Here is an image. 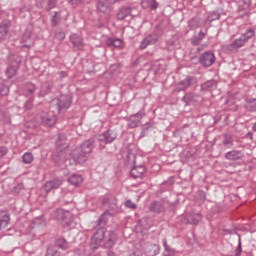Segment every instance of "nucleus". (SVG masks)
<instances>
[{
    "label": "nucleus",
    "mask_w": 256,
    "mask_h": 256,
    "mask_svg": "<svg viewBox=\"0 0 256 256\" xmlns=\"http://www.w3.org/2000/svg\"><path fill=\"white\" fill-rule=\"evenodd\" d=\"M206 35H207V32H203L202 30H200L198 33V37H200L202 40L205 39Z\"/></svg>",
    "instance_id": "nucleus-49"
},
{
    "label": "nucleus",
    "mask_w": 256,
    "mask_h": 256,
    "mask_svg": "<svg viewBox=\"0 0 256 256\" xmlns=\"http://www.w3.org/2000/svg\"><path fill=\"white\" fill-rule=\"evenodd\" d=\"M157 41H159V34L157 33L149 34L140 42V49L143 51V49H147L149 45H155Z\"/></svg>",
    "instance_id": "nucleus-9"
},
{
    "label": "nucleus",
    "mask_w": 256,
    "mask_h": 256,
    "mask_svg": "<svg viewBox=\"0 0 256 256\" xmlns=\"http://www.w3.org/2000/svg\"><path fill=\"white\" fill-rule=\"evenodd\" d=\"M182 101L186 105H197V103H199V101H201V96H199V94H195L193 92H188L183 96Z\"/></svg>",
    "instance_id": "nucleus-12"
},
{
    "label": "nucleus",
    "mask_w": 256,
    "mask_h": 256,
    "mask_svg": "<svg viewBox=\"0 0 256 256\" xmlns=\"http://www.w3.org/2000/svg\"><path fill=\"white\" fill-rule=\"evenodd\" d=\"M63 181L59 178H56L54 180L46 182V184L43 186V189L45 193H50V191H53V189H59L61 187Z\"/></svg>",
    "instance_id": "nucleus-13"
},
{
    "label": "nucleus",
    "mask_w": 256,
    "mask_h": 256,
    "mask_svg": "<svg viewBox=\"0 0 256 256\" xmlns=\"http://www.w3.org/2000/svg\"><path fill=\"white\" fill-rule=\"evenodd\" d=\"M57 5V0H49L48 1V9H53Z\"/></svg>",
    "instance_id": "nucleus-46"
},
{
    "label": "nucleus",
    "mask_w": 256,
    "mask_h": 256,
    "mask_svg": "<svg viewBox=\"0 0 256 256\" xmlns=\"http://www.w3.org/2000/svg\"><path fill=\"white\" fill-rule=\"evenodd\" d=\"M141 5L143 9H151L152 11H155L159 7L156 0H142Z\"/></svg>",
    "instance_id": "nucleus-25"
},
{
    "label": "nucleus",
    "mask_w": 256,
    "mask_h": 256,
    "mask_svg": "<svg viewBox=\"0 0 256 256\" xmlns=\"http://www.w3.org/2000/svg\"><path fill=\"white\" fill-rule=\"evenodd\" d=\"M201 41H203V39L200 36H194L191 38V44L195 46L200 45Z\"/></svg>",
    "instance_id": "nucleus-39"
},
{
    "label": "nucleus",
    "mask_w": 256,
    "mask_h": 256,
    "mask_svg": "<svg viewBox=\"0 0 256 256\" xmlns=\"http://www.w3.org/2000/svg\"><path fill=\"white\" fill-rule=\"evenodd\" d=\"M201 219H203V216L199 212H190L186 215V221L190 225H199Z\"/></svg>",
    "instance_id": "nucleus-14"
},
{
    "label": "nucleus",
    "mask_w": 256,
    "mask_h": 256,
    "mask_svg": "<svg viewBox=\"0 0 256 256\" xmlns=\"http://www.w3.org/2000/svg\"><path fill=\"white\" fill-rule=\"evenodd\" d=\"M244 107L247 111H250V113H255V111H256V99L247 100Z\"/></svg>",
    "instance_id": "nucleus-30"
},
{
    "label": "nucleus",
    "mask_w": 256,
    "mask_h": 256,
    "mask_svg": "<svg viewBox=\"0 0 256 256\" xmlns=\"http://www.w3.org/2000/svg\"><path fill=\"white\" fill-rule=\"evenodd\" d=\"M225 159L228 161H239L242 157H244L243 152L239 150H232L224 155Z\"/></svg>",
    "instance_id": "nucleus-16"
},
{
    "label": "nucleus",
    "mask_w": 256,
    "mask_h": 256,
    "mask_svg": "<svg viewBox=\"0 0 256 256\" xmlns=\"http://www.w3.org/2000/svg\"><path fill=\"white\" fill-rule=\"evenodd\" d=\"M243 2L246 5V7H249V5H251V0H243Z\"/></svg>",
    "instance_id": "nucleus-54"
},
{
    "label": "nucleus",
    "mask_w": 256,
    "mask_h": 256,
    "mask_svg": "<svg viewBox=\"0 0 256 256\" xmlns=\"http://www.w3.org/2000/svg\"><path fill=\"white\" fill-rule=\"evenodd\" d=\"M36 89L37 88L35 87V84H33V83H26L23 86V95L25 97H31V95H33V93H35Z\"/></svg>",
    "instance_id": "nucleus-24"
},
{
    "label": "nucleus",
    "mask_w": 256,
    "mask_h": 256,
    "mask_svg": "<svg viewBox=\"0 0 256 256\" xmlns=\"http://www.w3.org/2000/svg\"><path fill=\"white\" fill-rule=\"evenodd\" d=\"M197 83V79L193 76H187L184 80H181L177 85H176V91L177 93L181 91H187L189 87H193Z\"/></svg>",
    "instance_id": "nucleus-5"
},
{
    "label": "nucleus",
    "mask_w": 256,
    "mask_h": 256,
    "mask_svg": "<svg viewBox=\"0 0 256 256\" xmlns=\"http://www.w3.org/2000/svg\"><path fill=\"white\" fill-rule=\"evenodd\" d=\"M110 216H111V214H110L109 212H104V213L100 216V218H99V220H98V224H99V225H101V224L105 225V223H107L108 217H110Z\"/></svg>",
    "instance_id": "nucleus-37"
},
{
    "label": "nucleus",
    "mask_w": 256,
    "mask_h": 256,
    "mask_svg": "<svg viewBox=\"0 0 256 256\" xmlns=\"http://www.w3.org/2000/svg\"><path fill=\"white\" fill-rule=\"evenodd\" d=\"M68 181L71 183V185H74V187H77L78 185H81L83 183V177L79 174H72Z\"/></svg>",
    "instance_id": "nucleus-29"
},
{
    "label": "nucleus",
    "mask_w": 256,
    "mask_h": 256,
    "mask_svg": "<svg viewBox=\"0 0 256 256\" xmlns=\"http://www.w3.org/2000/svg\"><path fill=\"white\" fill-rule=\"evenodd\" d=\"M142 119H143V113L141 112L131 115L129 119V124H128L129 127L131 129H135V127L139 126V123H141Z\"/></svg>",
    "instance_id": "nucleus-15"
},
{
    "label": "nucleus",
    "mask_w": 256,
    "mask_h": 256,
    "mask_svg": "<svg viewBox=\"0 0 256 256\" xmlns=\"http://www.w3.org/2000/svg\"><path fill=\"white\" fill-rule=\"evenodd\" d=\"M97 9L99 13H111V5H109V1L107 0H99L97 4Z\"/></svg>",
    "instance_id": "nucleus-17"
},
{
    "label": "nucleus",
    "mask_w": 256,
    "mask_h": 256,
    "mask_svg": "<svg viewBox=\"0 0 256 256\" xmlns=\"http://www.w3.org/2000/svg\"><path fill=\"white\" fill-rule=\"evenodd\" d=\"M17 69H19V62L15 61L6 70V75H7L8 79H11V77H15V74L17 73Z\"/></svg>",
    "instance_id": "nucleus-27"
},
{
    "label": "nucleus",
    "mask_w": 256,
    "mask_h": 256,
    "mask_svg": "<svg viewBox=\"0 0 256 256\" xmlns=\"http://www.w3.org/2000/svg\"><path fill=\"white\" fill-rule=\"evenodd\" d=\"M56 246L59 247V249H69V243L64 238L56 240Z\"/></svg>",
    "instance_id": "nucleus-32"
},
{
    "label": "nucleus",
    "mask_w": 256,
    "mask_h": 256,
    "mask_svg": "<svg viewBox=\"0 0 256 256\" xmlns=\"http://www.w3.org/2000/svg\"><path fill=\"white\" fill-rule=\"evenodd\" d=\"M54 217L56 221H60V223L63 225V227H71L73 225V221L75 219V216L71 214V212L67 210H63L61 208H58L54 212Z\"/></svg>",
    "instance_id": "nucleus-2"
},
{
    "label": "nucleus",
    "mask_w": 256,
    "mask_h": 256,
    "mask_svg": "<svg viewBox=\"0 0 256 256\" xmlns=\"http://www.w3.org/2000/svg\"><path fill=\"white\" fill-rule=\"evenodd\" d=\"M161 248L157 244H149L145 248V253L147 256H157L159 255Z\"/></svg>",
    "instance_id": "nucleus-18"
},
{
    "label": "nucleus",
    "mask_w": 256,
    "mask_h": 256,
    "mask_svg": "<svg viewBox=\"0 0 256 256\" xmlns=\"http://www.w3.org/2000/svg\"><path fill=\"white\" fill-rule=\"evenodd\" d=\"M222 145L226 149H231L233 145H235V139H233V135L231 134H224L222 139Z\"/></svg>",
    "instance_id": "nucleus-21"
},
{
    "label": "nucleus",
    "mask_w": 256,
    "mask_h": 256,
    "mask_svg": "<svg viewBox=\"0 0 256 256\" xmlns=\"http://www.w3.org/2000/svg\"><path fill=\"white\" fill-rule=\"evenodd\" d=\"M149 211L152 213H163L165 211V205L162 202L154 201L150 204Z\"/></svg>",
    "instance_id": "nucleus-19"
},
{
    "label": "nucleus",
    "mask_w": 256,
    "mask_h": 256,
    "mask_svg": "<svg viewBox=\"0 0 256 256\" xmlns=\"http://www.w3.org/2000/svg\"><path fill=\"white\" fill-rule=\"evenodd\" d=\"M199 62L203 67H211L215 63V54L212 51H206L199 57Z\"/></svg>",
    "instance_id": "nucleus-8"
},
{
    "label": "nucleus",
    "mask_w": 256,
    "mask_h": 256,
    "mask_svg": "<svg viewBox=\"0 0 256 256\" xmlns=\"http://www.w3.org/2000/svg\"><path fill=\"white\" fill-rule=\"evenodd\" d=\"M117 19L119 21H123L125 19L126 21H131V19H133V8L131 7L121 8L117 14Z\"/></svg>",
    "instance_id": "nucleus-11"
},
{
    "label": "nucleus",
    "mask_w": 256,
    "mask_h": 256,
    "mask_svg": "<svg viewBox=\"0 0 256 256\" xmlns=\"http://www.w3.org/2000/svg\"><path fill=\"white\" fill-rule=\"evenodd\" d=\"M47 93H49V90H46V91H45V86H42V87H41V90H40V95H42V96H43V95H47Z\"/></svg>",
    "instance_id": "nucleus-50"
},
{
    "label": "nucleus",
    "mask_w": 256,
    "mask_h": 256,
    "mask_svg": "<svg viewBox=\"0 0 256 256\" xmlns=\"http://www.w3.org/2000/svg\"><path fill=\"white\" fill-rule=\"evenodd\" d=\"M108 256H117V255H115V253H113L112 251H109Z\"/></svg>",
    "instance_id": "nucleus-56"
},
{
    "label": "nucleus",
    "mask_w": 256,
    "mask_h": 256,
    "mask_svg": "<svg viewBox=\"0 0 256 256\" xmlns=\"http://www.w3.org/2000/svg\"><path fill=\"white\" fill-rule=\"evenodd\" d=\"M252 130L256 132V122L253 124Z\"/></svg>",
    "instance_id": "nucleus-57"
},
{
    "label": "nucleus",
    "mask_w": 256,
    "mask_h": 256,
    "mask_svg": "<svg viewBox=\"0 0 256 256\" xmlns=\"http://www.w3.org/2000/svg\"><path fill=\"white\" fill-rule=\"evenodd\" d=\"M192 23H193V20H191V21L189 22V26H190V27H191Z\"/></svg>",
    "instance_id": "nucleus-58"
},
{
    "label": "nucleus",
    "mask_w": 256,
    "mask_h": 256,
    "mask_svg": "<svg viewBox=\"0 0 256 256\" xmlns=\"http://www.w3.org/2000/svg\"><path fill=\"white\" fill-rule=\"evenodd\" d=\"M71 103V96L61 95L60 97L52 100V107H55L58 113H63V111H67V109L71 107Z\"/></svg>",
    "instance_id": "nucleus-3"
},
{
    "label": "nucleus",
    "mask_w": 256,
    "mask_h": 256,
    "mask_svg": "<svg viewBox=\"0 0 256 256\" xmlns=\"http://www.w3.org/2000/svg\"><path fill=\"white\" fill-rule=\"evenodd\" d=\"M9 21H3L0 24V41H5L7 39V33H9Z\"/></svg>",
    "instance_id": "nucleus-20"
},
{
    "label": "nucleus",
    "mask_w": 256,
    "mask_h": 256,
    "mask_svg": "<svg viewBox=\"0 0 256 256\" xmlns=\"http://www.w3.org/2000/svg\"><path fill=\"white\" fill-rule=\"evenodd\" d=\"M115 139H117V132L113 130H107L98 135V141L101 143H113Z\"/></svg>",
    "instance_id": "nucleus-10"
},
{
    "label": "nucleus",
    "mask_w": 256,
    "mask_h": 256,
    "mask_svg": "<svg viewBox=\"0 0 256 256\" xmlns=\"http://www.w3.org/2000/svg\"><path fill=\"white\" fill-rule=\"evenodd\" d=\"M64 138H65V136H63V135H60L58 137V140L56 142L58 151H63V149H67V144H61V139H64Z\"/></svg>",
    "instance_id": "nucleus-36"
},
{
    "label": "nucleus",
    "mask_w": 256,
    "mask_h": 256,
    "mask_svg": "<svg viewBox=\"0 0 256 256\" xmlns=\"http://www.w3.org/2000/svg\"><path fill=\"white\" fill-rule=\"evenodd\" d=\"M219 17H221V15L217 14V13H214V17H209V21L210 23L213 22V21H217L219 20Z\"/></svg>",
    "instance_id": "nucleus-47"
},
{
    "label": "nucleus",
    "mask_w": 256,
    "mask_h": 256,
    "mask_svg": "<svg viewBox=\"0 0 256 256\" xmlns=\"http://www.w3.org/2000/svg\"><path fill=\"white\" fill-rule=\"evenodd\" d=\"M108 45H112L113 47L121 49V47H123V40L121 39L108 40Z\"/></svg>",
    "instance_id": "nucleus-35"
},
{
    "label": "nucleus",
    "mask_w": 256,
    "mask_h": 256,
    "mask_svg": "<svg viewBox=\"0 0 256 256\" xmlns=\"http://www.w3.org/2000/svg\"><path fill=\"white\" fill-rule=\"evenodd\" d=\"M126 207H128V209H137V204L133 203V201L131 200H127L125 202Z\"/></svg>",
    "instance_id": "nucleus-41"
},
{
    "label": "nucleus",
    "mask_w": 256,
    "mask_h": 256,
    "mask_svg": "<svg viewBox=\"0 0 256 256\" xmlns=\"http://www.w3.org/2000/svg\"><path fill=\"white\" fill-rule=\"evenodd\" d=\"M9 221H11L9 214H7V212H0V231L1 229L7 228Z\"/></svg>",
    "instance_id": "nucleus-26"
},
{
    "label": "nucleus",
    "mask_w": 256,
    "mask_h": 256,
    "mask_svg": "<svg viewBox=\"0 0 256 256\" xmlns=\"http://www.w3.org/2000/svg\"><path fill=\"white\" fill-rule=\"evenodd\" d=\"M7 155V148L6 147H0V159H3Z\"/></svg>",
    "instance_id": "nucleus-45"
},
{
    "label": "nucleus",
    "mask_w": 256,
    "mask_h": 256,
    "mask_svg": "<svg viewBox=\"0 0 256 256\" xmlns=\"http://www.w3.org/2000/svg\"><path fill=\"white\" fill-rule=\"evenodd\" d=\"M51 23L52 27H56V25L59 23L56 16H52Z\"/></svg>",
    "instance_id": "nucleus-48"
},
{
    "label": "nucleus",
    "mask_w": 256,
    "mask_h": 256,
    "mask_svg": "<svg viewBox=\"0 0 256 256\" xmlns=\"http://www.w3.org/2000/svg\"><path fill=\"white\" fill-rule=\"evenodd\" d=\"M39 118L44 127H53L57 121L55 114L52 112H41Z\"/></svg>",
    "instance_id": "nucleus-6"
},
{
    "label": "nucleus",
    "mask_w": 256,
    "mask_h": 256,
    "mask_svg": "<svg viewBox=\"0 0 256 256\" xmlns=\"http://www.w3.org/2000/svg\"><path fill=\"white\" fill-rule=\"evenodd\" d=\"M115 245V234H110L109 238L107 241L104 243V247L106 249H109Z\"/></svg>",
    "instance_id": "nucleus-34"
},
{
    "label": "nucleus",
    "mask_w": 256,
    "mask_h": 256,
    "mask_svg": "<svg viewBox=\"0 0 256 256\" xmlns=\"http://www.w3.org/2000/svg\"><path fill=\"white\" fill-rule=\"evenodd\" d=\"M22 161L26 165H30V163H33V154L31 152H26L22 156Z\"/></svg>",
    "instance_id": "nucleus-33"
},
{
    "label": "nucleus",
    "mask_w": 256,
    "mask_h": 256,
    "mask_svg": "<svg viewBox=\"0 0 256 256\" xmlns=\"http://www.w3.org/2000/svg\"><path fill=\"white\" fill-rule=\"evenodd\" d=\"M118 1H125V0H115V2H118Z\"/></svg>",
    "instance_id": "nucleus-59"
},
{
    "label": "nucleus",
    "mask_w": 256,
    "mask_h": 256,
    "mask_svg": "<svg viewBox=\"0 0 256 256\" xmlns=\"http://www.w3.org/2000/svg\"><path fill=\"white\" fill-rule=\"evenodd\" d=\"M59 77H60V79H65V77H67V72H65V71L59 72Z\"/></svg>",
    "instance_id": "nucleus-51"
},
{
    "label": "nucleus",
    "mask_w": 256,
    "mask_h": 256,
    "mask_svg": "<svg viewBox=\"0 0 256 256\" xmlns=\"http://www.w3.org/2000/svg\"><path fill=\"white\" fill-rule=\"evenodd\" d=\"M254 35H255V30L248 29L245 33L241 34L239 38L233 41L232 47H235L236 49L245 47V45L249 43V39H251V37H254Z\"/></svg>",
    "instance_id": "nucleus-4"
},
{
    "label": "nucleus",
    "mask_w": 256,
    "mask_h": 256,
    "mask_svg": "<svg viewBox=\"0 0 256 256\" xmlns=\"http://www.w3.org/2000/svg\"><path fill=\"white\" fill-rule=\"evenodd\" d=\"M163 247L165 249L164 256H175V251L169 247V244H167V239H163Z\"/></svg>",
    "instance_id": "nucleus-31"
},
{
    "label": "nucleus",
    "mask_w": 256,
    "mask_h": 256,
    "mask_svg": "<svg viewBox=\"0 0 256 256\" xmlns=\"http://www.w3.org/2000/svg\"><path fill=\"white\" fill-rule=\"evenodd\" d=\"M72 3H83V0H72Z\"/></svg>",
    "instance_id": "nucleus-55"
},
{
    "label": "nucleus",
    "mask_w": 256,
    "mask_h": 256,
    "mask_svg": "<svg viewBox=\"0 0 256 256\" xmlns=\"http://www.w3.org/2000/svg\"><path fill=\"white\" fill-rule=\"evenodd\" d=\"M128 159H132V163H135V155L133 154L128 155Z\"/></svg>",
    "instance_id": "nucleus-53"
},
{
    "label": "nucleus",
    "mask_w": 256,
    "mask_h": 256,
    "mask_svg": "<svg viewBox=\"0 0 256 256\" xmlns=\"http://www.w3.org/2000/svg\"><path fill=\"white\" fill-rule=\"evenodd\" d=\"M129 256H143L140 251H135L134 253L130 254Z\"/></svg>",
    "instance_id": "nucleus-52"
},
{
    "label": "nucleus",
    "mask_w": 256,
    "mask_h": 256,
    "mask_svg": "<svg viewBox=\"0 0 256 256\" xmlns=\"http://www.w3.org/2000/svg\"><path fill=\"white\" fill-rule=\"evenodd\" d=\"M70 41L76 49H83V38L77 34L70 35Z\"/></svg>",
    "instance_id": "nucleus-22"
},
{
    "label": "nucleus",
    "mask_w": 256,
    "mask_h": 256,
    "mask_svg": "<svg viewBox=\"0 0 256 256\" xmlns=\"http://www.w3.org/2000/svg\"><path fill=\"white\" fill-rule=\"evenodd\" d=\"M143 173H145V167H143V166L134 167L130 171V175L134 179H139V177H141V175H143Z\"/></svg>",
    "instance_id": "nucleus-28"
},
{
    "label": "nucleus",
    "mask_w": 256,
    "mask_h": 256,
    "mask_svg": "<svg viewBox=\"0 0 256 256\" xmlns=\"http://www.w3.org/2000/svg\"><path fill=\"white\" fill-rule=\"evenodd\" d=\"M0 95L2 97L9 95V87H7L5 85H0Z\"/></svg>",
    "instance_id": "nucleus-38"
},
{
    "label": "nucleus",
    "mask_w": 256,
    "mask_h": 256,
    "mask_svg": "<svg viewBox=\"0 0 256 256\" xmlns=\"http://www.w3.org/2000/svg\"><path fill=\"white\" fill-rule=\"evenodd\" d=\"M217 89V81L209 80L201 85V91H215Z\"/></svg>",
    "instance_id": "nucleus-23"
},
{
    "label": "nucleus",
    "mask_w": 256,
    "mask_h": 256,
    "mask_svg": "<svg viewBox=\"0 0 256 256\" xmlns=\"http://www.w3.org/2000/svg\"><path fill=\"white\" fill-rule=\"evenodd\" d=\"M93 147H95V140H86L79 148H76L72 153L71 157L76 163H85L87 161L90 153L93 152Z\"/></svg>",
    "instance_id": "nucleus-1"
},
{
    "label": "nucleus",
    "mask_w": 256,
    "mask_h": 256,
    "mask_svg": "<svg viewBox=\"0 0 256 256\" xmlns=\"http://www.w3.org/2000/svg\"><path fill=\"white\" fill-rule=\"evenodd\" d=\"M243 252V249L241 248V236H239L238 240V246L236 248V254L235 256H241V253Z\"/></svg>",
    "instance_id": "nucleus-40"
},
{
    "label": "nucleus",
    "mask_w": 256,
    "mask_h": 256,
    "mask_svg": "<svg viewBox=\"0 0 256 256\" xmlns=\"http://www.w3.org/2000/svg\"><path fill=\"white\" fill-rule=\"evenodd\" d=\"M37 1H43V0H37Z\"/></svg>",
    "instance_id": "nucleus-60"
},
{
    "label": "nucleus",
    "mask_w": 256,
    "mask_h": 256,
    "mask_svg": "<svg viewBox=\"0 0 256 256\" xmlns=\"http://www.w3.org/2000/svg\"><path fill=\"white\" fill-rule=\"evenodd\" d=\"M24 107L28 110L33 109V98H30L28 101H26Z\"/></svg>",
    "instance_id": "nucleus-43"
},
{
    "label": "nucleus",
    "mask_w": 256,
    "mask_h": 256,
    "mask_svg": "<svg viewBox=\"0 0 256 256\" xmlns=\"http://www.w3.org/2000/svg\"><path fill=\"white\" fill-rule=\"evenodd\" d=\"M103 239H105V229L99 228L92 237V242L90 245L91 249H93L94 251L99 249V245H101Z\"/></svg>",
    "instance_id": "nucleus-7"
},
{
    "label": "nucleus",
    "mask_w": 256,
    "mask_h": 256,
    "mask_svg": "<svg viewBox=\"0 0 256 256\" xmlns=\"http://www.w3.org/2000/svg\"><path fill=\"white\" fill-rule=\"evenodd\" d=\"M46 256H59V251L55 249H48Z\"/></svg>",
    "instance_id": "nucleus-42"
},
{
    "label": "nucleus",
    "mask_w": 256,
    "mask_h": 256,
    "mask_svg": "<svg viewBox=\"0 0 256 256\" xmlns=\"http://www.w3.org/2000/svg\"><path fill=\"white\" fill-rule=\"evenodd\" d=\"M56 39H58L59 41H63V39H65V32H56Z\"/></svg>",
    "instance_id": "nucleus-44"
}]
</instances>
